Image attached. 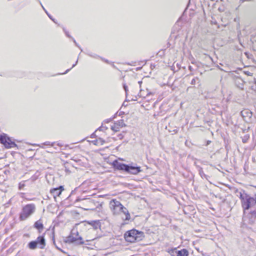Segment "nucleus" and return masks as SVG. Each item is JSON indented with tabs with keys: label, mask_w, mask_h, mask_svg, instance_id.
I'll use <instances>...</instances> for the list:
<instances>
[{
	"label": "nucleus",
	"mask_w": 256,
	"mask_h": 256,
	"mask_svg": "<svg viewBox=\"0 0 256 256\" xmlns=\"http://www.w3.org/2000/svg\"><path fill=\"white\" fill-rule=\"evenodd\" d=\"M112 166L114 170L122 171L132 174H137L142 171L141 168L137 166L136 164L132 163L127 164L122 163L117 160L112 162Z\"/></svg>",
	"instance_id": "nucleus-1"
},
{
	"label": "nucleus",
	"mask_w": 256,
	"mask_h": 256,
	"mask_svg": "<svg viewBox=\"0 0 256 256\" xmlns=\"http://www.w3.org/2000/svg\"><path fill=\"white\" fill-rule=\"evenodd\" d=\"M144 237V232L136 229L126 232L124 234L125 240L130 242H138L142 240Z\"/></svg>",
	"instance_id": "nucleus-2"
},
{
	"label": "nucleus",
	"mask_w": 256,
	"mask_h": 256,
	"mask_svg": "<svg viewBox=\"0 0 256 256\" xmlns=\"http://www.w3.org/2000/svg\"><path fill=\"white\" fill-rule=\"evenodd\" d=\"M242 208H250L256 204V198L250 196L246 194H240Z\"/></svg>",
	"instance_id": "nucleus-3"
},
{
	"label": "nucleus",
	"mask_w": 256,
	"mask_h": 256,
	"mask_svg": "<svg viewBox=\"0 0 256 256\" xmlns=\"http://www.w3.org/2000/svg\"><path fill=\"white\" fill-rule=\"evenodd\" d=\"M0 143L6 148H18V146L15 142L11 138L9 137L5 134H0Z\"/></svg>",
	"instance_id": "nucleus-4"
},
{
	"label": "nucleus",
	"mask_w": 256,
	"mask_h": 256,
	"mask_svg": "<svg viewBox=\"0 0 256 256\" xmlns=\"http://www.w3.org/2000/svg\"><path fill=\"white\" fill-rule=\"evenodd\" d=\"M244 219L248 220L250 224L254 223L256 220V209H244Z\"/></svg>",
	"instance_id": "nucleus-5"
},
{
	"label": "nucleus",
	"mask_w": 256,
	"mask_h": 256,
	"mask_svg": "<svg viewBox=\"0 0 256 256\" xmlns=\"http://www.w3.org/2000/svg\"><path fill=\"white\" fill-rule=\"evenodd\" d=\"M168 252L171 256H188L189 255L188 251L186 248L177 250L176 248H174L168 250Z\"/></svg>",
	"instance_id": "nucleus-6"
},
{
	"label": "nucleus",
	"mask_w": 256,
	"mask_h": 256,
	"mask_svg": "<svg viewBox=\"0 0 256 256\" xmlns=\"http://www.w3.org/2000/svg\"><path fill=\"white\" fill-rule=\"evenodd\" d=\"M84 224V226H86V224L90 225L92 228H88L89 231H90L92 229L94 230H97L98 229L101 228V222L100 220H84L82 222Z\"/></svg>",
	"instance_id": "nucleus-7"
},
{
	"label": "nucleus",
	"mask_w": 256,
	"mask_h": 256,
	"mask_svg": "<svg viewBox=\"0 0 256 256\" xmlns=\"http://www.w3.org/2000/svg\"><path fill=\"white\" fill-rule=\"evenodd\" d=\"M64 242L68 244L76 243L79 244H84V242L82 240V238L81 236L75 237L72 234H70V236L66 237Z\"/></svg>",
	"instance_id": "nucleus-8"
},
{
	"label": "nucleus",
	"mask_w": 256,
	"mask_h": 256,
	"mask_svg": "<svg viewBox=\"0 0 256 256\" xmlns=\"http://www.w3.org/2000/svg\"><path fill=\"white\" fill-rule=\"evenodd\" d=\"M34 209H22L20 214V220H24L30 216L34 212Z\"/></svg>",
	"instance_id": "nucleus-9"
},
{
	"label": "nucleus",
	"mask_w": 256,
	"mask_h": 256,
	"mask_svg": "<svg viewBox=\"0 0 256 256\" xmlns=\"http://www.w3.org/2000/svg\"><path fill=\"white\" fill-rule=\"evenodd\" d=\"M64 188L62 186H60L58 187L52 188L50 190V194L52 196L54 199L56 198V196H60Z\"/></svg>",
	"instance_id": "nucleus-10"
},
{
	"label": "nucleus",
	"mask_w": 256,
	"mask_h": 256,
	"mask_svg": "<svg viewBox=\"0 0 256 256\" xmlns=\"http://www.w3.org/2000/svg\"><path fill=\"white\" fill-rule=\"evenodd\" d=\"M242 116L244 118V120L246 122H248L250 120L252 116V113L249 110H244L240 112Z\"/></svg>",
	"instance_id": "nucleus-11"
},
{
	"label": "nucleus",
	"mask_w": 256,
	"mask_h": 256,
	"mask_svg": "<svg viewBox=\"0 0 256 256\" xmlns=\"http://www.w3.org/2000/svg\"><path fill=\"white\" fill-rule=\"evenodd\" d=\"M34 242H36V244L38 246V248H39L40 249H43L46 246V241L44 238V236H40L37 238L36 240H34Z\"/></svg>",
	"instance_id": "nucleus-12"
},
{
	"label": "nucleus",
	"mask_w": 256,
	"mask_h": 256,
	"mask_svg": "<svg viewBox=\"0 0 256 256\" xmlns=\"http://www.w3.org/2000/svg\"><path fill=\"white\" fill-rule=\"evenodd\" d=\"M124 210H124V209H120V214L124 220H129L130 218V214L127 209Z\"/></svg>",
	"instance_id": "nucleus-13"
},
{
	"label": "nucleus",
	"mask_w": 256,
	"mask_h": 256,
	"mask_svg": "<svg viewBox=\"0 0 256 256\" xmlns=\"http://www.w3.org/2000/svg\"><path fill=\"white\" fill-rule=\"evenodd\" d=\"M110 208H125L120 202L116 200H112L110 202Z\"/></svg>",
	"instance_id": "nucleus-14"
},
{
	"label": "nucleus",
	"mask_w": 256,
	"mask_h": 256,
	"mask_svg": "<svg viewBox=\"0 0 256 256\" xmlns=\"http://www.w3.org/2000/svg\"><path fill=\"white\" fill-rule=\"evenodd\" d=\"M34 228H36L39 232H40L44 229V225L40 220L36 222L34 224Z\"/></svg>",
	"instance_id": "nucleus-15"
},
{
	"label": "nucleus",
	"mask_w": 256,
	"mask_h": 256,
	"mask_svg": "<svg viewBox=\"0 0 256 256\" xmlns=\"http://www.w3.org/2000/svg\"><path fill=\"white\" fill-rule=\"evenodd\" d=\"M198 173L202 178H206L208 180V178H210V176H208L204 174L202 168H201V167L199 168Z\"/></svg>",
	"instance_id": "nucleus-16"
},
{
	"label": "nucleus",
	"mask_w": 256,
	"mask_h": 256,
	"mask_svg": "<svg viewBox=\"0 0 256 256\" xmlns=\"http://www.w3.org/2000/svg\"><path fill=\"white\" fill-rule=\"evenodd\" d=\"M28 248L30 250H34L37 247H38V245L36 244V242H34V240L30 242L28 245Z\"/></svg>",
	"instance_id": "nucleus-17"
},
{
	"label": "nucleus",
	"mask_w": 256,
	"mask_h": 256,
	"mask_svg": "<svg viewBox=\"0 0 256 256\" xmlns=\"http://www.w3.org/2000/svg\"><path fill=\"white\" fill-rule=\"evenodd\" d=\"M116 123L120 128H122L126 126V124H124L123 120H120Z\"/></svg>",
	"instance_id": "nucleus-18"
},
{
	"label": "nucleus",
	"mask_w": 256,
	"mask_h": 256,
	"mask_svg": "<svg viewBox=\"0 0 256 256\" xmlns=\"http://www.w3.org/2000/svg\"><path fill=\"white\" fill-rule=\"evenodd\" d=\"M111 129L114 132H117L120 130V127L115 122L114 124L111 126Z\"/></svg>",
	"instance_id": "nucleus-19"
},
{
	"label": "nucleus",
	"mask_w": 256,
	"mask_h": 256,
	"mask_svg": "<svg viewBox=\"0 0 256 256\" xmlns=\"http://www.w3.org/2000/svg\"><path fill=\"white\" fill-rule=\"evenodd\" d=\"M250 138L249 134L244 135L242 138V142L243 143H246Z\"/></svg>",
	"instance_id": "nucleus-20"
},
{
	"label": "nucleus",
	"mask_w": 256,
	"mask_h": 256,
	"mask_svg": "<svg viewBox=\"0 0 256 256\" xmlns=\"http://www.w3.org/2000/svg\"><path fill=\"white\" fill-rule=\"evenodd\" d=\"M70 234H72L73 236L76 235L75 237H78V232L77 231V230L74 228L72 229V230H71Z\"/></svg>",
	"instance_id": "nucleus-21"
},
{
	"label": "nucleus",
	"mask_w": 256,
	"mask_h": 256,
	"mask_svg": "<svg viewBox=\"0 0 256 256\" xmlns=\"http://www.w3.org/2000/svg\"><path fill=\"white\" fill-rule=\"evenodd\" d=\"M56 144V142H46L43 144H44V145H46V146H54V144Z\"/></svg>",
	"instance_id": "nucleus-22"
},
{
	"label": "nucleus",
	"mask_w": 256,
	"mask_h": 256,
	"mask_svg": "<svg viewBox=\"0 0 256 256\" xmlns=\"http://www.w3.org/2000/svg\"><path fill=\"white\" fill-rule=\"evenodd\" d=\"M40 4L42 5L41 4ZM42 6L43 9L44 10V11L46 13L48 16L50 18V20H52L54 23L56 24V22L55 21V20L54 18H53L52 17L50 14H48V12L46 11V10L44 9V8L43 7V6Z\"/></svg>",
	"instance_id": "nucleus-23"
},
{
	"label": "nucleus",
	"mask_w": 256,
	"mask_h": 256,
	"mask_svg": "<svg viewBox=\"0 0 256 256\" xmlns=\"http://www.w3.org/2000/svg\"><path fill=\"white\" fill-rule=\"evenodd\" d=\"M23 208H35V205L34 204H27Z\"/></svg>",
	"instance_id": "nucleus-24"
},
{
	"label": "nucleus",
	"mask_w": 256,
	"mask_h": 256,
	"mask_svg": "<svg viewBox=\"0 0 256 256\" xmlns=\"http://www.w3.org/2000/svg\"><path fill=\"white\" fill-rule=\"evenodd\" d=\"M25 186V184L24 182H20L18 184V189L22 190Z\"/></svg>",
	"instance_id": "nucleus-25"
},
{
	"label": "nucleus",
	"mask_w": 256,
	"mask_h": 256,
	"mask_svg": "<svg viewBox=\"0 0 256 256\" xmlns=\"http://www.w3.org/2000/svg\"><path fill=\"white\" fill-rule=\"evenodd\" d=\"M71 213L74 218H76L79 215V214L76 210L72 211Z\"/></svg>",
	"instance_id": "nucleus-26"
},
{
	"label": "nucleus",
	"mask_w": 256,
	"mask_h": 256,
	"mask_svg": "<svg viewBox=\"0 0 256 256\" xmlns=\"http://www.w3.org/2000/svg\"><path fill=\"white\" fill-rule=\"evenodd\" d=\"M88 54L91 56V57H92V58H100V56H98V55L96 54H92V53H88Z\"/></svg>",
	"instance_id": "nucleus-27"
},
{
	"label": "nucleus",
	"mask_w": 256,
	"mask_h": 256,
	"mask_svg": "<svg viewBox=\"0 0 256 256\" xmlns=\"http://www.w3.org/2000/svg\"><path fill=\"white\" fill-rule=\"evenodd\" d=\"M78 60H77L76 62L72 65V67L68 69L64 72L62 73V74H66L67 72H69L70 70H71L72 68L76 66V64H77V63H78Z\"/></svg>",
	"instance_id": "nucleus-28"
},
{
	"label": "nucleus",
	"mask_w": 256,
	"mask_h": 256,
	"mask_svg": "<svg viewBox=\"0 0 256 256\" xmlns=\"http://www.w3.org/2000/svg\"><path fill=\"white\" fill-rule=\"evenodd\" d=\"M123 88H124V89L126 92V95L127 94H128V86L126 85V84H123Z\"/></svg>",
	"instance_id": "nucleus-29"
},
{
	"label": "nucleus",
	"mask_w": 256,
	"mask_h": 256,
	"mask_svg": "<svg viewBox=\"0 0 256 256\" xmlns=\"http://www.w3.org/2000/svg\"><path fill=\"white\" fill-rule=\"evenodd\" d=\"M196 80H198V78H194L192 81H191V84H192V85H194L196 84Z\"/></svg>",
	"instance_id": "nucleus-30"
},
{
	"label": "nucleus",
	"mask_w": 256,
	"mask_h": 256,
	"mask_svg": "<svg viewBox=\"0 0 256 256\" xmlns=\"http://www.w3.org/2000/svg\"><path fill=\"white\" fill-rule=\"evenodd\" d=\"M63 30L66 34V36L70 38H72V37L69 34L68 32L64 28H63Z\"/></svg>",
	"instance_id": "nucleus-31"
},
{
	"label": "nucleus",
	"mask_w": 256,
	"mask_h": 256,
	"mask_svg": "<svg viewBox=\"0 0 256 256\" xmlns=\"http://www.w3.org/2000/svg\"><path fill=\"white\" fill-rule=\"evenodd\" d=\"M106 129H107L106 127L102 126L100 127L99 128H98V130H101V131H104Z\"/></svg>",
	"instance_id": "nucleus-32"
},
{
	"label": "nucleus",
	"mask_w": 256,
	"mask_h": 256,
	"mask_svg": "<svg viewBox=\"0 0 256 256\" xmlns=\"http://www.w3.org/2000/svg\"><path fill=\"white\" fill-rule=\"evenodd\" d=\"M101 143V144H103L105 141L102 138H99L98 140Z\"/></svg>",
	"instance_id": "nucleus-33"
},
{
	"label": "nucleus",
	"mask_w": 256,
	"mask_h": 256,
	"mask_svg": "<svg viewBox=\"0 0 256 256\" xmlns=\"http://www.w3.org/2000/svg\"><path fill=\"white\" fill-rule=\"evenodd\" d=\"M118 136V138H119V139L122 140V138H124V135H123L122 134H119Z\"/></svg>",
	"instance_id": "nucleus-34"
},
{
	"label": "nucleus",
	"mask_w": 256,
	"mask_h": 256,
	"mask_svg": "<svg viewBox=\"0 0 256 256\" xmlns=\"http://www.w3.org/2000/svg\"><path fill=\"white\" fill-rule=\"evenodd\" d=\"M100 59H101V60H104V62H106V63H107V64H109V63H110L109 61H108V60H106V59H104V58H101V57H100Z\"/></svg>",
	"instance_id": "nucleus-35"
},
{
	"label": "nucleus",
	"mask_w": 256,
	"mask_h": 256,
	"mask_svg": "<svg viewBox=\"0 0 256 256\" xmlns=\"http://www.w3.org/2000/svg\"><path fill=\"white\" fill-rule=\"evenodd\" d=\"M72 38V39L73 42L75 44L76 46H77L79 48H80V46H78V44L76 43V41L75 40Z\"/></svg>",
	"instance_id": "nucleus-36"
},
{
	"label": "nucleus",
	"mask_w": 256,
	"mask_h": 256,
	"mask_svg": "<svg viewBox=\"0 0 256 256\" xmlns=\"http://www.w3.org/2000/svg\"><path fill=\"white\" fill-rule=\"evenodd\" d=\"M210 143H211V141H210V140H207V141H206V146H208V144H210Z\"/></svg>",
	"instance_id": "nucleus-37"
},
{
	"label": "nucleus",
	"mask_w": 256,
	"mask_h": 256,
	"mask_svg": "<svg viewBox=\"0 0 256 256\" xmlns=\"http://www.w3.org/2000/svg\"><path fill=\"white\" fill-rule=\"evenodd\" d=\"M56 145H57V146H60V147H61V146H63V144H60V142H58V143H56Z\"/></svg>",
	"instance_id": "nucleus-38"
},
{
	"label": "nucleus",
	"mask_w": 256,
	"mask_h": 256,
	"mask_svg": "<svg viewBox=\"0 0 256 256\" xmlns=\"http://www.w3.org/2000/svg\"><path fill=\"white\" fill-rule=\"evenodd\" d=\"M188 69L190 71H192V70H193V68H192V66H188Z\"/></svg>",
	"instance_id": "nucleus-39"
},
{
	"label": "nucleus",
	"mask_w": 256,
	"mask_h": 256,
	"mask_svg": "<svg viewBox=\"0 0 256 256\" xmlns=\"http://www.w3.org/2000/svg\"><path fill=\"white\" fill-rule=\"evenodd\" d=\"M182 210V211L185 214H187L188 212L185 210L184 209H181Z\"/></svg>",
	"instance_id": "nucleus-40"
},
{
	"label": "nucleus",
	"mask_w": 256,
	"mask_h": 256,
	"mask_svg": "<svg viewBox=\"0 0 256 256\" xmlns=\"http://www.w3.org/2000/svg\"><path fill=\"white\" fill-rule=\"evenodd\" d=\"M138 84H139V85H140V86H141V84H142V81H138Z\"/></svg>",
	"instance_id": "nucleus-41"
},
{
	"label": "nucleus",
	"mask_w": 256,
	"mask_h": 256,
	"mask_svg": "<svg viewBox=\"0 0 256 256\" xmlns=\"http://www.w3.org/2000/svg\"><path fill=\"white\" fill-rule=\"evenodd\" d=\"M136 100H136V96H135V98H132V100H134V101H136Z\"/></svg>",
	"instance_id": "nucleus-42"
},
{
	"label": "nucleus",
	"mask_w": 256,
	"mask_h": 256,
	"mask_svg": "<svg viewBox=\"0 0 256 256\" xmlns=\"http://www.w3.org/2000/svg\"><path fill=\"white\" fill-rule=\"evenodd\" d=\"M110 120H111V118L106 120V122L108 123V122H109Z\"/></svg>",
	"instance_id": "nucleus-43"
},
{
	"label": "nucleus",
	"mask_w": 256,
	"mask_h": 256,
	"mask_svg": "<svg viewBox=\"0 0 256 256\" xmlns=\"http://www.w3.org/2000/svg\"><path fill=\"white\" fill-rule=\"evenodd\" d=\"M140 93L138 94V96H139L140 97H141V96H142V94H141L142 90H140Z\"/></svg>",
	"instance_id": "nucleus-44"
},
{
	"label": "nucleus",
	"mask_w": 256,
	"mask_h": 256,
	"mask_svg": "<svg viewBox=\"0 0 256 256\" xmlns=\"http://www.w3.org/2000/svg\"><path fill=\"white\" fill-rule=\"evenodd\" d=\"M56 248L58 250H60V251H61L62 252H63L62 249H60V248L58 247L57 246H56Z\"/></svg>",
	"instance_id": "nucleus-45"
},
{
	"label": "nucleus",
	"mask_w": 256,
	"mask_h": 256,
	"mask_svg": "<svg viewBox=\"0 0 256 256\" xmlns=\"http://www.w3.org/2000/svg\"><path fill=\"white\" fill-rule=\"evenodd\" d=\"M72 160H75V161H76V162H78V161H80V160L74 159V158Z\"/></svg>",
	"instance_id": "nucleus-46"
},
{
	"label": "nucleus",
	"mask_w": 256,
	"mask_h": 256,
	"mask_svg": "<svg viewBox=\"0 0 256 256\" xmlns=\"http://www.w3.org/2000/svg\"><path fill=\"white\" fill-rule=\"evenodd\" d=\"M151 94V92H149L147 94H146V96H148V95L150 94Z\"/></svg>",
	"instance_id": "nucleus-47"
},
{
	"label": "nucleus",
	"mask_w": 256,
	"mask_h": 256,
	"mask_svg": "<svg viewBox=\"0 0 256 256\" xmlns=\"http://www.w3.org/2000/svg\"><path fill=\"white\" fill-rule=\"evenodd\" d=\"M95 238H96V237H94V238H92V240H94Z\"/></svg>",
	"instance_id": "nucleus-48"
},
{
	"label": "nucleus",
	"mask_w": 256,
	"mask_h": 256,
	"mask_svg": "<svg viewBox=\"0 0 256 256\" xmlns=\"http://www.w3.org/2000/svg\"><path fill=\"white\" fill-rule=\"evenodd\" d=\"M186 210H190V209H189V208H188V209H186Z\"/></svg>",
	"instance_id": "nucleus-49"
},
{
	"label": "nucleus",
	"mask_w": 256,
	"mask_h": 256,
	"mask_svg": "<svg viewBox=\"0 0 256 256\" xmlns=\"http://www.w3.org/2000/svg\"><path fill=\"white\" fill-rule=\"evenodd\" d=\"M194 209L192 210V212H193V211H194Z\"/></svg>",
	"instance_id": "nucleus-50"
}]
</instances>
